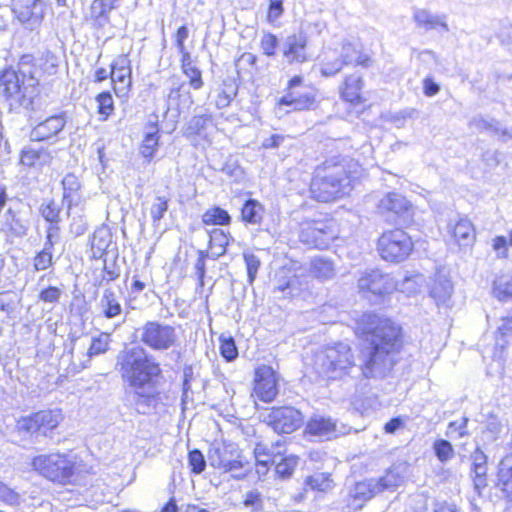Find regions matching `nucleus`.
Instances as JSON below:
<instances>
[{
    "mask_svg": "<svg viewBox=\"0 0 512 512\" xmlns=\"http://www.w3.org/2000/svg\"><path fill=\"white\" fill-rule=\"evenodd\" d=\"M358 324L370 345L362 352V374L366 378L385 377L396 363L402 342L400 327L373 313H364Z\"/></svg>",
    "mask_w": 512,
    "mask_h": 512,
    "instance_id": "f257e3e1",
    "label": "nucleus"
},
{
    "mask_svg": "<svg viewBox=\"0 0 512 512\" xmlns=\"http://www.w3.org/2000/svg\"><path fill=\"white\" fill-rule=\"evenodd\" d=\"M116 368L134 391L137 411L147 414L157 403L154 380L161 375L160 363L143 346L135 345L119 352Z\"/></svg>",
    "mask_w": 512,
    "mask_h": 512,
    "instance_id": "f03ea898",
    "label": "nucleus"
},
{
    "mask_svg": "<svg viewBox=\"0 0 512 512\" xmlns=\"http://www.w3.org/2000/svg\"><path fill=\"white\" fill-rule=\"evenodd\" d=\"M345 161L328 160L315 170L310 185L312 197L320 202H329L349 193L353 176Z\"/></svg>",
    "mask_w": 512,
    "mask_h": 512,
    "instance_id": "7ed1b4c3",
    "label": "nucleus"
},
{
    "mask_svg": "<svg viewBox=\"0 0 512 512\" xmlns=\"http://www.w3.org/2000/svg\"><path fill=\"white\" fill-rule=\"evenodd\" d=\"M355 367L352 349L343 342L326 346L315 354L314 369L323 378L341 379Z\"/></svg>",
    "mask_w": 512,
    "mask_h": 512,
    "instance_id": "20e7f679",
    "label": "nucleus"
},
{
    "mask_svg": "<svg viewBox=\"0 0 512 512\" xmlns=\"http://www.w3.org/2000/svg\"><path fill=\"white\" fill-rule=\"evenodd\" d=\"M207 457L212 467L229 472L236 479H243L251 468L238 445L233 442L212 444Z\"/></svg>",
    "mask_w": 512,
    "mask_h": 512,
    "instance_id": "39448f33",
    "label": "nucleus"
},
{
    "mask_svg": "<svg viewBox=\"0 0 512 512\" xmlns=\"http://www.w3.org/2000/svg\"><path fill=\"white\" fill-rule=\"evenodd\" d=\"M32 467L48 480L66 484L74 475L75 461L65 453L43 454L33 458Z\"/></svg>",
    "mask_w": 512,
    "mask_h": 512,
    "instance_id": "423d86ee",
    "label": "nucleus"
},
{
    "mask_svg": "<svg viewBox=\"0 0 512 512\" xmlns=\"http://www.w3.org/2000/svg\"><path fill=\"white\" fill-rule=\"evenodd\" d=\"M315 102V92L303 85L301 76H294L288 82L286 93L277 103L276 114L282 117L290 112L310 110L314 107Z\"/></svg>",
    "mask_w": 512,
    "mask_h": 512,
    "instance_id": "0eeeda50",
    "label": "nucleus"
},
{
    "mask_svg": "<svg viewBox=\"0 0 512 512\" xmlns=\"http://www.w3.org/2000/svg\"><path fill=\"white\" fill-rule=\"evenodd\" d=\"M136 333L139 341L153 351H167L178 343L176 328L160 321H147Z\"/></svg>",
    "mask_w": 512,
    "mask_h": 512,
    "instance_id": "6e6552de",
    "label": "nucleus"
},
{
    "mask_svg": "<svg viewBox=\"0 0 512 512\" xmlns=\"http://www.w3.org/2000/svg\"><path fill=\"white\" fill-rule=\"evenodd\" d=\"M413 249L411 238L401 229L384 232L378 240L381 257L390 262H401Z\"/></svg>",
    "mask_w": 512,
    "mask_h": 512,
    "instance_id": "1a4fd4ad",
    "label": "nucleus"
},
{
    "mask_svg": "<svg viewBox=\"0 0 512 512\" xmlns=\"http://www.w3.org/2000/svg\"><path fill=\"white\" fill-rule=\"evenodd\" d=\"M359 291L365 295L385 296L397 289L396 280L379 269H367L363 271L358 279Z\"/></svg>",
    "mask_w": 512,
    "mask_h": 512,
    "instance_id": "9d476101",
    "label": "nucleus"
},
{
    "mask_svg": "<svg viewBox=\"0 0 512 512\" xmlns=\"http://www.w3.org/2000/svg\"><path fill=\"white\" fill-rule=\"evenodd\" d=\"M303 421L302 413L291 406L274 407L264 416V422L276 433L290 434L299 429Z\"/></svg>",
    "mask_w": 512,
    "mask_h": 512,
    "instance_id": "9b49d317",
    "label": "nucleus"
},
{
    "mask_svg": "<svg viewBox=\"0 0 512 512\" xmlns=\"http://www.w3.org/2000/svg\"><path fill=\"white\" fill-rule=\"evenodd\" d=\"M62 420L63 415L59 410L39 411L19 419L17 429L30 434L41 433L46 436L47 433L55 429Z\"/></svg>",
    "mask_w": 512,
    "mask_h": 512,
    "instance_id": "f8f14e48",
    "label": "nucleus"
},
{
    "mask_svg": "<svg viewBox=\"0 0 512 512\" xmlns=\"http://www.w3.org/2000/svg\"><path fill=\"white\" fill-rule=\"evenodd\" d=\"M16 72L19 73L24 85V107L33 108L39 85V69L34 63V57L30 54L23 55L18 62Z\"/></svg>",
    "mask_w": 512,
    "mask_h": 512,
    "instance_id": "ddd939ff",
    "label": "nucleus"
},
{
    "mask_svg": "<svg viewBox=\"0 0 512 512\" xmlns=\"http://www.w3.org/2000/svg\"><path fill=\"white\" fill-rule=\"evenodd\" d=\"M16 18L30 30L38 28L46 13L44 0H12Z\"/></svg>",
    "mask_w": 512,
    "mask_h": 512,
    "instance_id": "4468645a",
    "label": "nucleus"
},
{
    "mask_svg": "<svg viewBox=\"0 0 512 512\" xmlns=\"http://www.w3.org/2000/svg\"><path fill=\"white\" fill-rule=\"evenodd\" d=\"M283 57L289 64H302L311 59L308 36L303 31L287 36L282 46Z\"/></svg>",
    "mask_w": 512,
    "mask_h": 512,
    "instance_id": "2eb2a0df",
    "label": "nucleus"
},
{
    "mask_svg": "<svg viewBox=\"0 0 512 512\" xmlns=\"http://www.w3.org/2000/svg\"><path fill=\"white\" fill-rule=\"evenodd\" d=\"M131 61L126 54L119 55L111 64L110 78L114 84V92L125 96L132 86Z\"/></svg>",
    "mask_w": 512,
    "mask_h": 512,
    "instance_id": "dca6fc26",
    "label": "nucleus"
},
{
    "mask_svg": "<svg viewBox=\"0 0 512 512\" xmlns=\"http://www.w3.org/2000/svg\"><path fill=\"white\" fill-rule=\"evenodd\" d=\"M255 395L264 402H271L278 394L276 375L272 367L261 365L255 371Z\"/></svg>",
    "mask_w": 512,
    "mask_h": 512,
    "instance_id": "f3484780",
    "label": "nucleus"
},
{
    "mask_svg": "<svg viewBox=\"0 0 512 512\" xmlns=\"http://www.w3.org/2000/svg\"><path fill=\"white\" fill-rule=\"evenodd\" d=\"M429 293L437 306L448 307L450 305L453 293V284L447 269H437L430 284Z\"/></svg>",
    "mask_w": 512,
    "mask_h": 512,
    "instance_id": "a211bd4d",
    "label": "nucleus"
},
{
    "mask_svg": "<svg viewBox=\"0 0 512 512\" xmlns=\"http://www.w3.org/2000/svg\"><path fill=\"white\" fill-rule=\"evenodd\" d=\"M330 238L332 235L326 222L313 220L302 223L300 239L303 243L320 248L325 246Z\"/></svg>",
    "mask_w": 512,
    "mask_h": 512,
    "instance_id": "6ab92c4d",
    "label": "nucleus"
},
{
    "mask_svg": "<svg viewBox=\"0 0 512 512\" xmlns=\"http://www.w3.org/2000/svg\"><path fill=\"white\" fill-rule=\"evenodd\" d=\"M65 114L53 115L36 124L31 132L32 141H46L56 137L66 125Z\"/></svg>",
    "mask_w": 512,
    "mask_h": 512,
    "instance_id": "aec40b11",
    "label": "nucleus"
},
{
    "mask_svg": "<svg viewBox=\"0 0 512 512\" xmlns=\"http://www.w3.org/2000/svg\"><path fill=\"white\" fill-rule=\"evenodd\" d=\"M168 105L176 108L179 113L189 110L193 104V98L186 83L178 77L170 78V89L167 95Z\"/></svg>",
    "mask_w": 512,
    "mask_h": 512,
    "instance_id": "412c9836",
    "label": "nucleus"
},
{
    "mask_svg": "<svg viewBox=\"0 0 512 512\" xmlns=\"http://www.w3.org/2000/svg\"><path fill=\"white\" fill-rule=\"evenodd\" d=\"M0 87L2 94L7 98H14L24 107V85L21 81L19 73L15 69L9 67L4 69L0 74Z\"/></svg>",
    "mask_w": 512,
    "mask_h": 512,
    "instance_id": "4be33fe9",
    "label": "nucleus"
},
{
    "mask_svg": "<svg viewBox=\"0 0 512 512\" xmlns=\"http://www.w3.org/2000/svg\"><path fill=\"white\" fill-rule=\"evenodd\" d=\"M413 20L418 28L426 32L437 28H441L443 32L449 31L445 14H433L427 9L417 8L413 12Z\"/></svg>",
    "mask_w": 512,
    "mask_h": 512,
    "instance_id": "5701e85b",
    "label": "nucleus"
},
{
    "mask_svg": "<svg viewBox=\"0 0 512 512\" xmlns=\"http://www.w3.org/2000/svg\"><path fill=\"white\" fill-rule=\"evenodd\" d=\"M28 212L9 208L4 215L3 230L13 237H23L29 229Z\"/></svg>",
    "mask_w": 512,
    "mask_h": 512,
    "instance_id": "b1692460",
    "label": "nucleus"
},
{
    "mask_svg": "<svg viewBox=\"0 0 512 512\" xmlns=\"http://www.w3.org/2000/svg\"><path fill=\"white\" fill-rule=\"evenodd\" d=\"M407 473V466L405 464H395L386 470L385 474L375 482L378 486V492L385 491L393 492L404 483Z\"/></svg>",
    "mask_w": 512,
    "mask_h": 512,
    "instance_id": "393cba45",
    "label": "nucleus"
},
{
    "mask_svg": "<svg viewBox=\"0 0 512 512\" xmlns=\"http://www.w3.org/2000/svg\"><path fill=\"white\" fill-rule=\"evenodd\" d=\"M450 233L460 247H470L476 239V233L472 222L461 218L454 225L450 224Z\"/></svg>",
    "mask_w": 512,
    "mask_h": 512,
    "instance_id": "a878e982",
    "label": "nucleus"
},
{
    "mask_svg": "<svg viewBox=\"0 0 512 512\" xmlns=\"http://www.w3.org/2000/svg\"><path fill=\"white\" fill-rule=\"evenodd\" d=\"M408 209L406 198L395 192L387 193L379 202V213L387 217L399 216Z\"/></svg>",
    "mask_w": 512,
    "mask_h": 512,
    "instance_id": "bb28decb",
    "label": "nucleus"
},
{
    "mask_svg": "<svg viewBox=\"0 0 512 512\" xmlns=\"http://www.w3.org/2000/svg\"><path fill=\"white\" fill-rule=\"evenodd\" d=\"M306 432L319 437L331 438L337 436L336 423L331 418L313 416L307 423Z\"/></svg>",
    "mask_w": 512,
    "mask_h": 512,
    "instance_id": "cd10ccee",
    "label": "nucleus"
},
{
    "mask_svg": "<svg viewBox=\"0 0 512 512\" xmlns=\"http://www.w3.org/2000/svg\"><path fill=\"white\" fill-rule=\"evenodd\" d=\"M496 486L512 498V453L505 455L498 465Z\"/></svg>",
    "mask_w": 512,
    "mask_h": 512,
    "instance_id": "c85d7f7f",
    "label": "nucleus"
},
{
    "mask_svg": "<svg viewBox=\"0 0 512 512\" xmlns=\"http://www.w3.org/2000/svg\"><path fill=\"white\" fill-rule=\"evenodd\" d=\"M340 54L346 66L359 65L367 68L372 63L370 56L363 53L357 45L351 42L343 43Z\"/></svg>",
    "mask_w": 512,
    "mask_h": 512,
    "instance_id": "c756f323",
    "label": "nucleus"
},
{
    "mask_svg": "<svg viewBox=\"0 0 512 512\" xmlns=\"http://www.w3.org/2000/svg\"><path fill=\"white\" fill-rule=\"evenodd\" d=\"M51 161V155L46 149L26 147L22 150L20 162L28 167L43 166Z\"/></svg>",
    "mask_w": 512,
    "mask_h": 512,
    "instance_id": "7c9ffc66",
    "label": "nucleus"
},
{
    "mask_svg": "<svg viewBox=\"0 0 512 512\" xmlns=\"http://www.w3.org/2000/svg\"><path fill=\"white\" fill-rule=\"evenodd\" d=\"M363 88V80L356 75L347 76L342 90V98L353 104L362 102L361 90Z\"/></svg>",
    "mask_w": 512,
    "mask_h": 512,
    "instance_id": "2f4dec72",
    "label": "nucleus"
},
{
    "mask_svg": "<svg viewBox=\"0 0 512 512\" xmlns=\"http://www.w3.org/2000/svg\"><path fill=\"white\" fill-rule=\"evenodd\" d=\"M112 244V234L106 227L97 229L91 240V250L94 258H101Z\"/></svg>",
    "mask_w": 512,
    "mask_h": 512,
    "instance_id": "473e14b6",
    "label": "nucleus"
},
{
    "mask_svg": "<svg viewBox=\"0 0 512 512\" xmlns=\"http://www.w3.org/2000/svg\"><path fill=\"white\" fill-rule=\"evenodd\" d=\"M263 215L264 207L255 199H248L241 209V218L246 224H260L263 219Z\"/></svg>",
    "mask_w": 512,
    "mask_h": 512,
    "instance_id": "72a5a7b5",
    "label": "nucleus"
},
{
    "mask_svg": "<svg viewBox=\"0 0 512 512\" xmlns=\"http://www.w3.org/2000/svg\"><path fill=\"white\" fill-rule=\"evenodd\" d=\"M310 273L320 280H328L335 276V267L331 260L316 257L311 261Z\"/></svg>",
    "mask_w": 512,
    "mask_h": 512,
    "instance_id": "f704fd0d",
    "label": "nucleus"
},
{
    "mask_svg": "<svg viewBox=\"0 0 512 512\" xmlns=\"http://www.w3.org/2000/svg\"><path fill=\"white\" fill-rule=\"evenodd\" d=\"M102 312L108 319L114 318L121 314L122 307L119 303L115 292L112 289H106L100 300Z\"/></svg>",
    "mask_w": 512,
    "mask_h": 512,
    "instance_id": "c9c22d12",
    "label": "nucleus"
},
{
    "mask_svg": "<svg viewBox=\"0 0 512 512\" xmlns=\"http://www.w3.org/2000/svg\"><path fill=\"white\" fill-rule=\"evenodd\" d=\"M229 241L230 234L225 233L222 229L216 228L210 232L209 244L213 250L212 257L214 259H217L226 253V248L229 245Z\"/></svg>",
    "mask_w": 512,
    "mask_h": 512,
    "instance_id": "e433bc0d",
    "label": "nucleus"
},
{
    "mask_svg": "<svg viewBox=\"0 0 512 512\" xmlns=\"http://www.w3.org/2000/svg\"><path fill=\"white\" fill-rule=\"evenodd\" d=\"M379 494L375 478L356 483L351 496L358 501L365 502Z\"/></svg>",
    "mask_w": 512,
    "mask_h": 512,
    "instance_id": "4c0bfd02",
    "label": "nucleus"
},
{
    "mask_svg": "<svg viewBox=\"0 0 512 512\" xmlns=\"http://www.w3.org/2000/svg\"><path fill=\"white\" fill-rule=\"evenodd\" d=\"M212 124V116L208 113L193 116L186 124L184 134L188 137L201 135Z\"/></svg>",
    "mask_w": 512,
    "mask_h": 512,
    "instance_id": "58836bf2",
    "label": "nucleus"
},
{
    "mask_svg": "<svg viewBox=\"0 0 512 512\" xmlns=\"http://www.w3.org/2000/svg\"><path fill=\"white\" fill-rule=\"evenodd\" d=\"M202 222L205 225L225 226L230 224L231 216L221 207L214 206L204 212L202 215Z\"/></svg>",
    "mask_w": 512,
    "mask_h": 512,
    "instance_id": "ea45409f",
    "label": "nucleus"
},
{
    "mask_svg": "<svg viewBox=\"0 0 512 512\" xmlns=\"http://www.w3.org/2000/svg\"><path fill=\"white\" fill-rule=\"evenodd\" d=\"M424 277L421 274H413L410 276H405L401 281H397V289L398 291L406 294L407 296L414 295L418 291H420L421 287L424 284Z\"/></svg>",
    "mask_w": 512,
    "mask_h": 512,
    "instance_id": "a19ab883",
    "label": "nucleus"
},
{
    "mask_svg": "<svg viewBox=\"0 0 512 512\" xmlns=\"http://www.w3.org/2000/svg\"><path fill=\"white\" fill-rule=\"evenodd\" d=\"M296 282V276L291 273L290 269L283 267L276 272L275 290L290 295Z\"/></svg>",
    "mask_w": 512,
    "mask_h": 512,
    "instance_id": "79ce46f5",
    "label": "nucleus"
},
{
    "mask_svg": "<svg viewBox=\"0 0 512 512\" xmlns=\"http://www.w3.org/2000/svg\"><path fill=\"white\" fill-rule=\"evenodd\" d=\"M494 296L500 301H507L512 298V274L502 275L494 281Z\"/></svg>",
    "mask_w": 512,
    "mask_h": 512,
    "instance_id": "37998d69",
    "label": "nucleus"
},
{
    "mask_svg": "<svg viewBox=\"0 0 512 512\" xmlns=\"http://www.w3.org/2000/svg\"><path fill=\"white\" fill-rule=\"evenodd\" d=\"M512 332V317H503L500 325L497 327L495 334L496 346L504 349L509 342V337Z\"/></svg>",
    "mask_w": 512,
    "mask_h": 512,
    "instance_id": "c03bdc74",
    "label": "nucleus"
},
{
    "mask_svg": "<svg viewBox=\"0 0 512 512\" xmlns=\"http://www.w3.org/2000/svg\"><path fill=\"white\" fill-rule=\"evenodd\" d=\"M158 130L156 127L152 126L151 131H148L142 141L141 145V154L145 158H151L153 157L154 153L156 152L157 146H158Z\"/></svg>",
    "mask_w": 512,
    "mask_h": 512,
    "instance_id": "a18cd8bd",
    "label": "nucleus"
},
{
    "mask_svg": "<svg viewBox=\"0 0 512 512\" xmlns=\"http://www.w3.org/2000/svg\"><path fill=\"white\" fill-rule=\"evenodd\" d=\"M168 198L165 196H157L154 198L151 207L150 215L153 221V226L157 227L168 210Z\"/></svg>",
    "mask_w": 512,
    "mask_h": 512,
    "instance_id": "49530a36",
    "label": "nucleus"
},
{
    "mask_svg": "<svg viewBox=\"0 0 512 512\" xmlns=\"http://www.w3.org/2000/svg\"><path fill=\"white\" fill-rule=\"evenodd\" d=\"M61 210L62 205L55 201H50L47 204H43L40 208L42 217L50 223V225H57L61 221Z\"/></svg>",
    "mask_w": 512,
    "mask_h": 512,
    "instance_id": "de8ad7c7",
    "label": "nucleus"
},
{
    "mask_svg": "<svg viewBox=\"0 0 512 512\" xmlns=\"http://www.w3.org/2000/svg\"><path fill=\"white\" fill-rule=\"evenodd\" d=\"M306 485L312 490L325 492L332 487V479L328 474L315 473L306 479Z\"/></svg>",
    "mask_w": 512,
    "mask_h": 512,
    "instance_id": "09e8293b",
    "label": "nucleus"
},
{
    "mask_svg": "<svg viewBox=\"0 0 512 512\" xmlns=\"http://www.w3.org/2000/svg\"><path fill=\"white\" fill-rule=\"evenodd\" d=\"M63 186V202H68V208L72 205L71 196L80 187V182L74 174H67L62 180Z\"/></svg>",
    "mask_w": 512,
    "mask_h": 512,
    "instance_id": "8fccbe9b",
    "label": "nucleus"
},
{
    "mask_svg": "<svg viewBox=\"0 0 512 512\" xmlns=\"http://www.w3.org/2000/svg\"><path fill=\"white\" fill-rule=\"evenodd\" d=\"M346 66L341 55L337 58L325 57L321 64V73L326 77L334 76Z\"/></svg>",
    "mask_w": 512,
    "mask_h": 512,
    "instance_id": "3c124183",
    "label": "nucleus"
},
{
    "mask_svg": "<svg viewBox=\"0 0 512 512\" xmlns=\"http://www.w3.org/2000/svg\"><path fill=\"white\" fill-rule=\"evenodd\" d=\"M101 3L94 0L90 7V19L94 27L102 28L109 22V16L100 6Z\"/></svg>",
    "mask_w": 512,
    "mask_h": 512,
    "instance_id": "603ef678",
    "label": "nucleus"
},
{
    "mask_svg": "<svg viewBox=\"0 0 512 512\" xmlns=\"http://www.w3.org/2000/svg\"><path fill=\"white\" fill-rule=\"evenodd\" d=\"M297 464L298 457L290 455L282 458L281 461L276 464L275 471L279 477L288 478L292 475Z\"/></svg>",
    "mask_w": 512,
    "mask_h": 512,
    "instance_id": "864d4df0",
    "label": "nucleus"
},
{
    "mask_svg": "<svg viewBox=\"0 0 512 512\" xmlns=\"http://www.w3.org/2000/svg\"><path fill=\"white\" fill-rule=\"evenodd\" d=\"M469 419L467 417H462L459 420L452 421L448 424L446 436L456 439L462 438L468 435L467 424Z\"/></svg>",
    "mask_w": 512,
    "mask_h": 512,
    "instance_id": "5fc2aeb1",
    "label": "nucleus"
},
{
    "mask_svg": "<svg viewBox=\"0 0 512 512\" xmlns=\"http://www.w3.org/2000/svg\"><path fill=\"white\" fill-rule=\"evenodd\" d=\"M243 258L246 264L248 282L253 284L261 265L260 259L255 254L249 252H245Z\"/></svg>",
    "mask_w": 512,
    "mask_h": 512,
    "instance_id": "6e6d98bb",
    "label": "nucleus"
},
{
    "mask_svg": "<svg viewBox=\"0 0 512 512\" xmlns=\"http://www.w3.org/2000/svg\"><path fill=\"white\" fill-rule=\"evenodd\" d=\"M433 449L438 460L446 462L453 457L454 449L451 443L444 439H439L434 442Z\"/></svg>",
    "mask_w": 512,
    "mask_h": 512,
    "instance_id": "4d7b16f0",
    "label": "nucleus"
},
{
    "mask_svg": "<svg viewBox=\"0 0 512 512\" xmlns=\"http://www.w3.org/2000/svg\"><path fill=\"white\" fill-rule=\"evenodd\" d=\"M181 71L187 77L190 88L200 90L204 86L202 72L196 65Z\"/></svg>",
    "mask_w": 512,
    "mask_h": 512,
    "instance_id": "13d9d810",
    "label": "nucleus"
},
{
    "mask_svg": "<svg viewBox=\"0 0 512 512\" xmlns=\"http://www.w3.org/2000/svg\"><path fill=\"white\" fill-rule=\"evenodd\" d=\"M109 343L110 336L108 334H101L99 337L93 338L88 350L89 357L105 353L108 350Z\"/></svg>",
    "mask_w": 512,
    "mask_h": 512,
    "instance_id": "bf43d9fd",
    "label": "nucleus"
},
{
    "mask_svg": "<svg viewBox=\"0 0 512 512\" xmlns=\"http://www.w3.org/2000/svg\"><path fill=\"white\" fill-rule=\"evenodd\" d=\"M279 46L278 38L272 33H265L260 41V48L264 55L268 57L275 56Z\"/></svg>",
    "mask_w": 512,
    "mask_h": 512,
    "instance_id": "052dcab7",
    "label": "nucleus"
},
{
    "mask_svg": "<svg viewBox=\"0 0 512 512\" xmlns=\"http://www.w3.org/2000/svg\"><path fill=\"white\" fill-rule=\"evenodd\" d=\"M0 501L10 506H18L21 496L18 492L0 481Z\"/></svg>",
    "mask_w": 512,
    "mask_h": 512,
    "instance_id": "680f3d73",
    "label": "nucleus"
},
{
    "mask_svg": "<svg viewBox=\"0 0 512 512\" xmlns=\"http://www.w3.org/2000/svg\"><path fill=\"white\" fill-rule=\"evenodd\" d=\"M188 462L191 468V471L195 474H200L204 471L206 467V461L204 455L200 450L195 449L189 452Z\"/></svg>",
    "mask_w": 512,
    "mask_h": 512,
    "instance_id": "e2e57ef3",
    "label": "nucleus"
},
{
    "mask_svg": "<svg viewBox=\"0 0 512 512\" xmlns=\"http://www.w3.org/2000/svg\"><path fill=\"white\" fill-rule=\"evenodd\" d=\"M220 352L227 361H233L238 356V350L232 337L220 338Z\"/></svg>",
    "mask_w": 512,
    "mask_h": 512,
    "instance_id": "0e129e2a",
    "label": "nucleus"
},
{
    "mask_svg": "<svg viewBox=\"0 0 512 512\" xmlns=\"http://www.w3.org/2000/svg\"><path fill=\"white\" fill-rule=\"evenodd\" d=\"M99 104V113L104 115L106 119L114 110V102L109 92H102L97 96Z\"/></svg>",
    "mask_w": 512,
    "mask_h": 512,
    "instance_id": "69168bd1",
    "label": "nucleus"
},
{
    "mask_svg": "<svg viewBox=\"0 0 512 512\" xmlns=\"http://www.w3.org/2000/svg\"><path fill=\"white\" fill-rule=\"evenodd\" d=\"M498 120L491 118L475 117L471 120L470 125L480 131L491 132L494 135Z\"/></svg>",
    "mask_w": 512,
    "mask_h": 512,
    "instance_id": "338daca9",
    "label": "nucleus"
},
{
    "mask_svg": "<svg viewBox=\"0 0 512 512\" xmlns=\"http://www.w3.org/2000/svg\"><path fill=\"white\" fill-rule=\"evenodd\" d=\"M53 264V256L49 252H38L33 259V266L36 271L46 270Z\"/></svg>",
    "mask_w": 512,
    "mask_h": 512,
    "instance_id": "774afa93",
    "label": "nucleus"
}]
</instances>
